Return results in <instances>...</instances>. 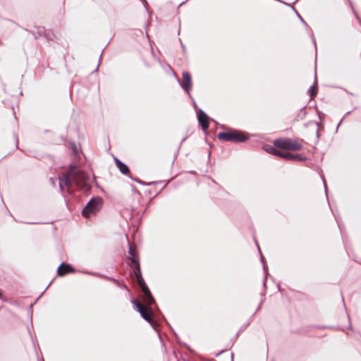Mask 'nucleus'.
<instances>
[{"mask_svg": "<svg viewBox=\"0 0 361 361\" xmlns=\"http://www.w3.org/2000/svg\"><path fill=\"white\" fill-rule=\"evenodd\" d=\"M59 180L61 190L64 192L65 188H67V192H71V187L73 183L78 186H89L92 181V175L77 169V166L75 165H71L68 172L63 174L62 178H59Z\"/></svg>", "mask_w": 361, "mask_h": 361, "instance_id": "1", "label": "nucleus"}, {"mask_svg": "<svg viewBox=\"0 0 361 361\" xmlns=\"http://www.w3.org/2000/svg\"><path fill=\"white\" fill-rule=\"evenodd\" d=\"M103 200L101 197L92 198L87 204L85 207L82 209V216L85 218H90L95 215L102 208Z\"/></svg>", "mask_w": 361, "mask_h": 361, "instance_id": "2", "label": "nucleus"}, {"mask_svg": "<svg viewBox=\"0 0 361 361\" xmlns=\"http://www.w3.org/2000/svg\"><path fill=\"white\" fill-rule=\"evenodd\" d=\"M275 147L292 151H299L302 148V145L295 140L291 139H279L274 142Z\"/></svg>", "mask_w": 361, "mask_h": 361, "instance_id": "3", "label": "nucleus"}, {"mask_svg": "<svg viewBox=\"0 0 361 361\" xmlns=\"http://www.w3.org/2000/svg\"><path fill=\"white\" fill-rule=\"evenodd\" d=\"M218 137L219 140H225V141H236V142H243L245 141L247 139V136L244 133L237 131L233 130L230 132L220 133L218 134Z\"/></svg>", "mask_w": 361, "mask_h": 361, "instance_id": "4", "label": "nucleus"}, {"mask_svg": "<svg viewBox=\"0 0 361 361\" xmlns=\"http://www.w3.org/2000/svg\"><path fill=\"white\" fill-rule=\"evenodd\" d=\"M145 305H142L140 302L137 300H133V303L136 306L137 311L140 312L142 317L148 322H151L152 316L153 314V312L150 307V305L152 303L147 304L145 300Z\"/></svg>", "mask_w": 361, "mask_h": 361, "instance_id": "5", "label": "nucleus"}, {"mask_svg": "<svg viewBox=\"0 0 361 361\" xmlns=\"http://www.w3.org/2000/svg\"><path fill=\"white\" fill-rule=\"evenodd\" d=\"M137 282L139 284V286H140V288L142 290V293L144 294L143 300H145L147 304L154 303V300L153 299L152 295L149 288H147V285L145 284L142 277L141 276V277L137 279Z\"/></svg>", "mask_w": 361, "mask_h": 361, "instance_id": "6", "label": "nucleus"}, {"mask_svg": "<svg viewBox=\"0 0 361 361\" xmlns=\"http://www.w3.org/2000/svg\"><path fill=\"white\" fill-rule=\"evenodd\" d=\"M197 118L203 130H206L209 128L208 116L202 110L199 109L197 111Z\"/></svg>", "mask_w": 361, "mask_h": 361, "instance_id": "7", "label": "nucleus"}, {"mask_svg": "<svg viewBox=\"0 0 361 361\" xmlns=\"http://www.w3.org/2000/svg\"><path fill=\"white\" fill-rule=\"evenodd\" d=\"M181 87L188 92L192 88V81H191V75L188 72L183 73V81L180 83Z\"/></svg>", "mask_w": 361, "mask_h": 361, "instance_id": "8", "label": "nucleus"}, {"mask_svg": "<svg viewBox=\"0 0 361 361\" xmlns=\"http://www.w3.org/2000/svg\"><path fill=\"white\" fill-rule=\"evenodd\" d=\"M58 274L59 276H63L68 273L73 272V269L71 265L67 264H61L58 268Z\"/></svg>", "mask_w": 361, "mask_h": 361, "instance_id": "9", "label": "nucleus"}, {"mask_svg": "<svg viewBox=\"0 0 361 361\" xmlns=\"http://www.w3.org/2000/svg\"><path fill=\"white\" fill-rule=\"evenodd\" d=\"M115 163L116 166L120 170V171L123 174H127L129 172V169L127 165L121 162L118 159L115 158Z\"/></svg>", "mask_w": 361, "mask_h": 361, "instance_id": "10", "label": "nucleus"}, {"mask_svg": "<svg viewBox=\"0 0 361 361\" xmlns=\"http://www.w3.org/2000/svg\"><path fill=\"white\" fill-rule=\"evenodd\" d=\"M286 159L288 160H294V161H305L306 159L304 157H302L298 154H291L288 152H286Z\"/></svg>", "mask_w": 361, "mask_h": 361, "instance_id": "11", "label": "nucleus"}, {"mask_svg": "<svg viewBox=\"0 0 361 361\" xmlns=\"http://www.w3.org/2000/svg\"><path fill=\"white\" fill-rule=\"evenodd\" d=\"M132 263L134 264L135 265V269L134 270V275L137 279L141 277V271H140V265H139V263L137 262V259H132Z\"/></svg>", "mask_w": 361, "mask_h": 361, "instance_id": "12", "label": "nucleus"}, {"mask_svg": "<svg viewBox=\"0 0 361 361\" xmlns=\"http://www.w3.org/2000/svg\"><path fill=\"white\" fill-rule=\"evenodd\" d=\"M263 149L265 152L269 153V154H274L275 152H276V149L275 147L272 145H266L263 147Z\"/></svg>", "mask_w": 361, "mask_h": 361, "instance_id": "13", "label": "nucleus"}, {"mask_svg": "<svg viewBox=\"0 0 361 361\" xmlns=\"http://www.w3.org/2000/svg\"><path fill=\"white\" fill-rule=\"evenodd\" d=\"M274 155L280 157H283L284 159L286 158V152H281L280 150H278V149H276Z\"/></svg>", "mask_w": 361, "mask_h": 361, "instance_id": "14", "label": "nucleus"}, {"mask_svg": "<svg viewBox=\"0 0 361 361\" xmlns=\"http://www.w3.org/2000/svg\"><path fill=\"white\" fill-rule=\"evenodd\" d=\"M308 92H309V94H310L311 97H314L316 94V93H317L314 86H311L309 88Z\"/></svg>", "mask_w": 361, "mask_h": 361, "instance_id": "15", "label": "nucleus"}, {"mask_svg": "<svg viewBox=\"0 0 361 361\" xmlns=\"http://www.w3.org/2000/svg\"><path fill=\"white\" fill-rule=\"evenodd\" d=\"M128 252H129V254L132 256V259H131V260H132L133 259H136V257H135V253H134V251L132 250V248H131V247H130Z\"/></svg>", "mask_w": 361, "mask_h": 361, "instance_id": "16", "label": "nucleus"}, {"mask_svg": "<svg viewBox=\"0 0 361 361\" xmlns=\"http://www.w3.org/2000/svg\"><path fill=\"white\" fill-rule=\"evenodd\" d=\"M73 151L74 153H77V148H76V146L75 145H73Z\"/></svg>", "mask_w": 361, "mask_h": 361, "instance_id": "17", "label": "nucleus"}, {"mask_svg": "<svg viewBox=\"0 0 361 361\" xmlns=\"http://www.w3.org/2000/svg\"><path fill=\"white\" fill-rule=\"evenodd\" d=\"M323 181H324V180H323ZM324 187L326 188V183L325 182H324Z\"/></svg>", "mask_w": 361, "mask_h": 361, "instance_id": "18", "label": "nucleus"}]
</instances>
